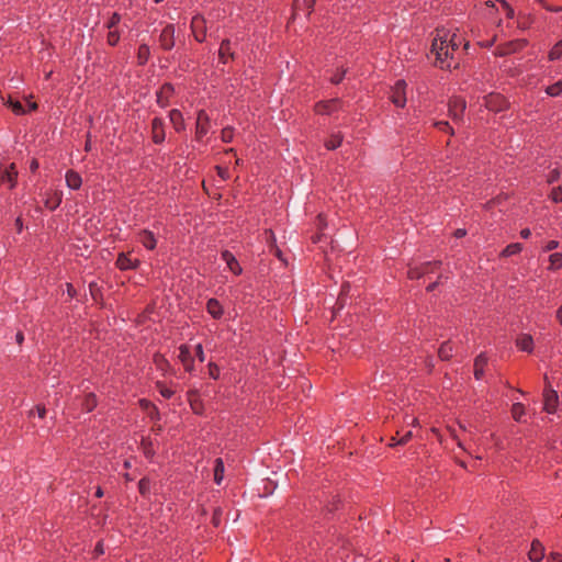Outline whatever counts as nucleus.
<instances>
[{"instance_id":"1","label":"nucleus","mask_w":562,"mask_h":562,"mask_svg":"<svg viewBox=\"0 0 562 562\" xmlns=\"http://www.w3.org/2000/svg\"><path fill=\"white\" fill-rule=\"evenodd\" d=\"M463 38L457 32L441 27L436 29L431 43V53L436 56V64L440 68L458 67L460 46Z\"/></svg>"},{"instance_id":"2","label":"nucleus","mask_w":562,"mask_h":562,"mask_svg":"<svg viewBox=\"0 0 562 562\" xmlns=\"http://www.w3.org/2000/svg\"><path fill=\"white\" fill-rule=\"evenodd\" d=\"M544 380L547 381V385L543 391V409L549 414H553L559 405V396L557 391H554L548 383L547 375L544 376Z\"/></svg>"},{"instance_id":"3","label":"nucleus","mask_w":562,"mask_h":562,"mask_svg":"<svg viewBox=\"0 0 562 562\" xmlns=\"http://www.w3.org/2000/svg\"><path fill=\"white\" fill-rule=\"evenodd\" d=\"M465 101L460 97H453L449 102V115L454 122H459L462 119L465 110Z\"/></svg>"},{"instance_id":"4","label":"nucleus","mask_w":562,"mask_h":562,"mask_svg":"<svg viewBox=\"0 0 562 562\" xmlns=\"http://www.w3.org/2000/svg\"><path fill=\"white\" fill-rule=\"evenodd\" d=\"M484 100V104L490 111L498 112L507 108L506 99L498 93H490Z\"/></svg>"},{"instance_id":"5","label":"nucleus","mask_w":562,"mask_h":562,"mask_svg":"<svg viewBox=\"0 0 562 562\" xmlns=\"http://www.w3.org/2000/svg\"><path fill=\"white\" fill-rule=\"evenodd\" d=\"M405 88L406 82L404 80H397L392 89L391 101L396 106L403 108L406 103Z\"/></svg>"},{"instance_id":"6","label":"nucleus","mask_w":562,"mask_h":562,"mask_svg":"<svg viewBox=\"0 0 562 562\" xmlns=\"http://www.w3.org/2000/svg\"><path fill=\"white\" fill-rule=\"evenodd\" d=\"M61 200L63 193L60 191L46 192L44 204L47 209L53 211L60 205Z\"/></svg>"},{"instance_id":"7","label":"nucleus","mask_w":562,"mask_h":562,"mask_svg":"<svg viewBox=\"0 0 562 562\" xmlns=\"http://www.w3.org/2000/svg\"><path fill=\"white\" fill-rule=\"evenodd\" d=\"M178 358L182 362L184 369L188 372H191L193 370V358L191 356L190 349L188 346H181L179 348V356Z\"/></svg>"},{"instance_id":"8","label":"nucleus","mask_w":562,"mask_h":562,"mask_svg":"<svg viewBox=\"0 0 562 562\" xmlns=\"http://www.w3.org/2000/svg\"><path fill=\"white\" fill-rule=\"evenodd\" d=\"M209 116L205 113V111L201 110L198 113L196 117V136L200 138L204 136L207 133V126H209Z\"/></svg>"},{"instance_id":"9","label":"nucleus","mask_w":562,"mask_h":562,"mask_svg":"<svg viewBox=\"0 0 562 562\" xmlns=\"http://www.w3.org/2000/svg\"><path fill=\"white\" fill-rule=\"evenodd\" d=\"M340 101L338 99H331L326 102H319L316 104V112L319 114H329L339 108Z\"/></svg>"},{"instance_id":"10","label":"nucleus","mask_w":562,"mask_h":562,"mask_svg":"<svg viewBox=\"0 0 562 562\" xmlns=\"http://www.w3.org/2000/svg\"><path fill=\"white\" fill-rule=\"evenodd\" d=\"M544 557V547L539 540H533L529 551V559L533 562H539Z\"/></svg>"},{"instance_id":"11","label":"nucleus","mask_w":562,"mask_h":562,"mask_svg":"<svg viewBox=\"0 0 562 562\" xmlns=\"http://www.w3.org/2000/svg\"><path fill=\"white\" fill-rule=\"evenodd\" d=\"M222 259L226 262L228 269L233 273L239 274L241 272V268L232 252H229L228 250L223 251Z\"/></svg>"},{"instance_id":"12","label":"nucleus","mask_w":562,"mask_h":562,"mask_svg":"<svg viewBox=\"0 0 562 562\" xmlns=\"http://www.w3.org/2000/svg\"><path fill=\"white\" fill-rule=\"evenodd\" d=\"M65 180L67 187L72 190H78L82 183L80 175L74 170H68L66 172Z\"/></svg>"},{"instance_id":"13","label":"nucleus","mask_w":562,"mask_h":562,"mask_svg":"<svg viewBox=\"0 0 562 562\" xmlns=\"http://www.w3.org/2000/svg\"><path fill=\"white\" fill-rule=\"evenodd\" d=\"M153 140L161 143L165 139V131L162 122L159 119H154L151 123Z\"/></svg>"},{"instance_id":"14","label":"nucleus","mask_w":562,"mask_h":562,"mask_svg":"<svg viewBox=\"0 0 562 562\" xmlns=\"http://www.w3.org/2000/svg\"><path fill=\"white\" fill-rule=\"evenodd\" d=\"M16 176L18 171L15 170V166L11 164L8 169L0 171V181L9 182L10 187L13 188L15 186Z\"/></svg>"},{"instance_id":"15","label":"nucleus","mask_w":562,"mask_h":562,"mask_svg":"<svg viewBox=\"0 0 562 562\" xmlns=\"http://www.w3.org/2000/svg\"><path fill=\"white\" fill-rule=\"evenodd\" d=\"M173 88L170 85L162 86L157 92V103L160 106H166L168 103L169 97L172 94Z\"/></svg>"},{"instance_id":"16","label":"nucleus","mask_w":562,"mask_h":562,"mask_svg":"<svg viewBox=\"0 0 562 562\" xmlns=\"http://www.w3.org/2000/svg\"><path fill=\"white\" fill-rule=\"evenodd\" d=\"M517 347L526 352H531L533 348V340L530 335L521 334L516 340Z\"/></svg>"},{"instance_id":"17","label":"nucleus","mask_w":562,"mask_h":562,"mask_svg":"<svg viewBox=\"0 0 562 562\" xmlns=\"http://www.w3.org/2000/svg\"><path fill=\"white\" fill-rule=\"evenodd\" d=\"M160 41L165 49H170L173 46V27L171 25L164 29Z\"/></svg>"},{"instance_id":"18","label":"nucleus","mask_w":562,"mask_h":562,"mask_svg":"<svg viewBox=\"0 0 562 562\" xmlns=\"http://www.w3.org/2000/svg\"><path fill=\"white\" fill-rule=\"evenodd\" d=\"M487 363V358L484 353H480L474 360V376L476 380L482 379L484 374V367Z\"/></svg>"},{"instance_id":"19","label":"nucleus","mask_w":562,"mask_h":562,"mask_svg":"<svg viewBox=\"0 0 562 562\" xmlns=\"http://www.w3.org/2000/svg\"><path fill=\"white\" fill-rule=\"evenodd\" d=\"M137 261H138V259L136 257L132 258V257H130L127 255L122 254L117 258V266L122 270L131 269V268L135 267Z\"/></svg>"},{"instance_id":"20","label":"nucleus","mask_w":562,"mask_h":562,"mask_svg":"<svg viewBox=\"0 0 562 562\" xmlns=\"http://www.w3.org/2000/svg\"><path fill=\"white\" fill-rule=\"evenodd\" d=\"M207 312L214 317L220 318L223 314L220 302L215 299H210L206 304Z\"/></svg>"},{"instance_id":"21","label":"nucleus","mask_w":562,"mask_h":562,"mask_svg":"<svg viewBox=\"0 0 562 562\" xmlns=\"http://www.w3.org/2000/svg\"><path fill=\"white\" fill-rule=\"evenodd\" d=\"M526 41L509 42L501 49L502 55L512 54L522 49L526 46Z\"/></svg>"},{"instance_id":"22","label":"nucleus","mask_w":562,"mask_h":562,"mask_svg":"<svg viewBox=\"0 0 562 562\" xmlns=\"http://www.w3.org/2000/svg\"><path fill=\"white\" fill-rule=\"evenodd\" d=\"M220 59L225 64L227 63L228 57H233L234 54L231 50V42L225 40L222 42L220 50H218Z\"/></svg>"},{"instance_id":"23","label":"nucleus","mask_w":562,"mask_h":562,"mask_svg":"<svg viewBox=\"0 0 562 562\" xmlns=\"http://www.w3.org/2000/svg\"><path fill=\"white\" fill-rule=\"evenodd\" d=\"M452 353L453 347L450 341H445L438 350V356L442 360H449L452 357Z\"/></svg>"},{"instance_id":"24","label":"nucleus","mask_w":562,"mask_h":562,"mask_svg":"<svg viewBox=\"0 0 562 562\" xmlns=\"http://www.w3.org/2000/svg\"><path fill=\"white\" fill-rule=\"evenodd\" d=\"M525 414H526V409H525L524 404H521V403L513 404L512 416L516 422L522 423L524 422L522 417L525 416Z\"/></svg>"},{"instance_id":"25","label":"nucleus","mask_w":562,"mask_h":562,"mask_svg":"<svg viewBox=\"0 0 562 562\" xmlns=\"http://www.w3.org/2000/svg\"><path fill=\"white\" fill-rule=\"evenodd\" d=\"M436 265H438V262H435V263L427 262V263L423 265L419 269H412L408 272L409 278H412V279L419 278L420 276L428 273L431 270V267L436 266Z\"/></svg>"},{"instance_id":"26","label":"nucleus","mask_w":562,"mask_h":562,"mask_svg":"<svg viewBox=\"0 0 562 562\" xmlns=\"http://www.w3.org/2000/svg\"><path fill=\"white\" fill-rule=\"evenodd\" d=\"M143 246L147 249H154L156 246V238L151 232L143 229Z\"/></svg>"},{"instance_id":"27","label":"nucleus","mask_w":562,"mask_h":562,"mask_svg":"<svg viewBox=\"0 0 562 562\" xmlns=\"http://www.w3.org/2000/svg\"><path fill=\"white\" fill-rule=\"evenodd\" d=\"M342 142V135L340 133L333 134L331 137L325 142L327 149L333 150L340 146Z\"/></svg>"},{"instance_id":"28","label":"nucleus","mask_w":562,"mask_h":562,"mask_svg":"<svg viewBox=\"0 0 562 562\" xmlns=\"http://www.w3.org/2000/svg\"><path fill=\"white\" fill-rule=\"evenodd\" d=\"M223 473H224V463L222 459L215 460V467H214V481L216 484H221L223 480Z\"/></svg>"},{"instance_id":"29","label":"nucleus","mask_w":562,"mask_h":562,"mask_svg":"<svg viewBox=\"0 0 562 562\" xmlns=\"http://www.w3.org/2000/svg\"><path fill=\"white\" fill-rule=\"evenodd\" d=\"M170 121L172 122L177 131H181L183 128L182 114L179 110L170 111Z\"/></svg>"},{"instance_id":"30","label":"nucleus","mask_w":562,"mask_h":562,"mask_svg":"<svg viewBox=\"0 0 562 562\" xmlns=\"http://www.w3.org/2000/svg\"><path fill=\"white\" fill-rule=\"evenodd\" d=\"M521 249H522L521 244H519V243L510 244L502 251V256L509 257V256L520 252Z\"/></svg>"},{"instance_id":"31","label":"nucleus","mask_w":562,"mask_h":562,"mask_svg":"<svg viewBox=\"0 0 562 562\" xmlns=\"http://www.w3.org/2000/svg\"><path fill=\"white\" fill-rule=\"evenodd\" d=\"M562 57V40L559 41L550 50L549 59L557 60Z\"/></svg>"},{"instance_id":"32","label":"nucleus","mask_w":562,"mask_h":562,"mask_svg":"<svg viewBox=\"0 0 562 562\" xmlns=\"http://www.w3.org/2000/svg\"><path fill=\"white\" fill-rule=\"evenodd\" d=\"M550 261V268L551 269H559L562 267V254L561 252H554L549 257Z\"/></svg>"},{"instance_id":"33","label":"nucleus","mask_w":562,"mask_h":562,"mask_svg":"<svg viewBox=\"0 0 562 562\" xmlns=\"http://www.w3.org/2000/svg\"><path fill=\"white\" fill-rule=\"evenodd\" d=\"M546 92L551 97H558L562 93V81H558L546 89Z\"/></svg>"},{"instance_id":"34","label":"nucleus","mask_w":562,"mask_h":562,"mask_svg":"<svg viewBox=\"0 0 562 562\" xmlns=\"http://www.w3.org/2000/svg\"><path fill=\"white\" fill-rule=\"evenodd\" d=\"M8 103H9V106L12 109V111L15 114H23V113L26 112V110L23 106V104L20 101H18V100H13V99L10 98Z\"/></svg>"},{"instance_id":"35","label":"nucleus","mask_w":562,"mask_h":562,"mask_svg":"<svg viewBox=\"0 0 562 562\" xmlns=\"http://www.w3.org/2000/svg\"><path fill=\"white\" fill-rule=\"evenodd\" d=\"M83 405L87 412H91L97 406V398L94 394H88L85 398Z\"/></svg>"},{"instance_id":"36","label":"nucleus","mask_w":562,"mask_h":562,"mask_svg":"<svg viewBox=\"0 0 562 562\" xmlns=\"http://www.w3.org/2000/svg\"><path fill=\"white\" fill-rule=\"evenodd\" d=\"M222 140L225 142V143H229L232 142L233 137H234V131L232 127H225L222 130Z\"/></svg>"},{"instance_id":"37","label":"nucleus","mask_w":562,"mask_h":562,"mask_svg":"<svg viewBox=\"0 0 562 562\" xmlns=\"http://www.w3.org/2000/svg\"><path fill=\"white\" fill-rule=\"evenodd\" d=\"M435 126L437 128H439L440 131H442V132H448V133L453 134V130L451 128L449 123L446 122V121H438V122L435 123Z\"/></svg>"},{"instance_id":"38","label":"nucleus","mask_w":562,"mask_h":562,"mask_svg":"<svg viewBox=\"0 0 562 562\" xmlns=\"http://www.w3.org/2000/svg\"><path fill=\"white\" fill-rule=\"evenodd\" d=\"M209 374L213 379H218L220 368L217 367V364L212 363V362L209 364Z\"/></svg>"},{"instance_id":"39","label":"nucleus","mask_w":562,"mask_h":562,"mask_svg":"<svg viewBox=\"0 0 562 562\" xmlns=\"http://www.w3.org/2000/svg\"><path fill=\"white\" fill-rule=\"evenodd\" d=\"M551 198L555 203L562 202V189L554 188L551 192Z\"/></svg>"},{"instance_id":"40","label":"nucleus","mask_w":562,"mask_h":562,"mask_svg":"<svg viewBox=\"0 0 562 562\" xmlns=\"http://www.w3.org/2000/svg\"><path fill=\"white\" fill-rule=\"evenodd\" d=\"M412 437H413V432L409 430V431L405 432L403 436H401V438H398V440L396 441L395 445L403 446V445L407 443Z\"/></svg>"},{"instance_id":"41","label":"nucleus","mask_w":562,"mask_h":562,"mask_svg":"<svg viewBox=\"0 0 562 562\" xmlns=\"http://www.w3.org/2000/svg\"><path fill=\"white\" fill-rule=\"evenodd\" d=\"M120 40V36L116 32L110 31L108 34V43L114 46Z\"/></svg>"},{"instance_id":"42","label":"nucleus","mask_w":562,"mask_h":562,"mask_svg":"<svg viewBox=\"0 0 562 562\" xmlns=\"http://www.w3.org/2000/svg\"><path fill=\"white\" fill-rule=\"evenodd\" d=\"M142 407H143V414L146 413L147 415H150V416L154 414L155 407L150 403L146 402L145 400H143Z\"/></svg>"},{"instance_id":"43","label":"nucleus","mask_w":562,"mask_h":562,"mask_svg":"<svg viewBox=\"0 0 562 562\" xmlns=\"http://www.w3.org/2000/svg\"><path fill=\"white\" fill-rule=\"evenodd\" d=\"M345 74H346V69H341V71H339L338 74H336L335 76H333L330 78V81L336 85L339 83L342 80Z\"/></svg>"},{"instance_id":"44","label":"nucleus","mask_w":562,"mask_h":562,"mask_svg":"<svg viewBox=\"0 0 562 562\" xmlns=\"http://www.w3.org/2000/svg\"><path fill=\"white\" fill-rule=\"evenodd\" d=\"M549 562H562V554L552 552L548 557Z\"/></svg>"},{"instance_id":"45","label":"nucleus","mask_w":562,"mask_h":562,"mask_svg":"<svg viewBox=\"0 0 562 562\" xmlns=\"http://www.w3.org/2000/svg\"><path fill=\"white\" fill-rule=\"evenodd\" d=\"M195 351H196V356H198L199 360L201 362H203L205 360V356H204L203 348H202L201 344H198L195 346Z\"/></svg>"},{"instance_id":"46","label":"nucleus","mask_w":562,"mask_h":562,"mask_svg":"<svg viewBox=\"0 0 562 562\" xmlns=\"http://www.w3.org/2000/svg\"><path fill=\"white\" fill-rule=\"evenodd\" d=\"M560 178V172L558 169H553L550 175H549V178H548V181L549 182H554L557 181L558 179Z\"/></svg>"},{"instance_id":"47","label":"nucleus","mask_w":562,"mask_h":562,"mask_svg":"<svg viewBox=\"0 0 562 562\" xmlns=\"http://www.w3.org/2000/svg\"><path fill=\"white\" fill-rule=\"evenodd\" d=\"M559 246V243L557 240H550L546 247H544V250L546 251H551L553 249H555L557 247Z\"/></svg>"},{"instance_id":"48","label":"nucleus","mask_w":562,"mask_h":562,"mask_svg":"<svg viewBox=\"0 0 562 562\" xmlns=\"http://www.w3.org/2000/svg\"><path fill=\"white\" fill-rule=\"evenodd\" d=\"M217 173L223 180H226L228 178V170L225 168L217 167Z\"/></svg>"},{"instance_id":"49","label":"nucleus","mask_w":562,"mask_h":562,"mask_svg":"<svg viewBox=\"0 0 562 562\" xmlns=\"http://www.w3.org/2000/svg\"><path fill=\"white\" fill-rule=\"evenodd\" d=\"M160 393H161V395L164 397L169 398L172 395L173 392L171 390L165 387V386H161L160 387Z\"/></svg>"},{"instance_id":"50","label":"nucleus","mask_w":562,"mask_h":562,"mask_svg":"<svg viewBox=\"0 0 562 562\" xmlns=\"http://www.w3.org/2000/svg\"><path fill=\"white\" fill-rule=\"evenodd\" d=\"M502 7L508 15H512L514 13V10L509 7V3L507 1L502 2Z\"/></svg>"},{"instance_id":"51","label":"nucleus","mask_w":562,"mask_h":562,"mask_svg":"<svg viewBox=\"0 0 562 562\" xmlns=\"http://www.w3.org/2000/svg\"><path fill=\"white\" fill-rule=\"evenodd\" d=\"M103 552H104L103 543L101 541H99L95 546L94 553H95V555H100V554H103Z\"/></svg>"},{"instance_id":"52","label":"nucleus","mask_w":562,"mask_h":562,"mask_svg":"<svg viewBox=\"0 0 562 562\" xmlns=\"http://www.w3.org/2000/svg\"><path fill=\"white\" fill-rule=\"evenodd\" d=\"M120 20V16L117 14H114L111 19V21L108 24L109 29H112Z\"/></svg>"},{"instance_id":"53","label":"nucleus","mask_w":562,"mask_h":562,"mask_svg":"<svg viewBox=\"0 0 562 562\" xmlns=\"http://www.w3.org/2000/svg\"><path fill=\"white\" fill-rule=\"evenodd\" d=\"M36 412H37L38 417L43 418L45 416L46 409L44 406H37Z\"/></svg>"},{"instance_id":"54","label":"nucleus","mask_w":562,"mask_h":562,"mask_svg":"<svg viewBox=\"0 0 562 562\" xmlns=\"http://www.w3.org/2000/svg\"><path fill=\"white\" fill-rule=\"evenodd\" d=\"M530 235H531V232H530V229H529V228H524V229H521V232H520V236H521L522 238H528Z\"/></svg>"},{"instance_id":"55","label":"nucleus","mask_w":562,"mask_h":562,"mask_svg":"<svg viewBox=\"0 0 562 562\" xmlns=\"http://www.w3.org/2000/svg\"><path fill=\"white\" fill-rule=\"evenodd\" d=\"M30 168H31V170H32V171H35V170L38 168V162H37V160L33 159V160L31 161Z\"/></svg>"},{"instance_id":"56","label":"nucleus","mask_w":562,"mask_h":562,"mask_svg":"<svg viewBox=\"0 0 562 562\" xmlns=\"http://www.w3.org/2000/svg\"><path fill=\"white\" fill-rule=\"evenodd\" d=\"M29 111H33L37 109V104L35 102L27 101Z\"/></svg>"},{"instance_id":"57","label":"nucleus","mask_w":562,"mask_h":562,"mask_svg":"<svg viewBox=\"0 0 562 562\" xmlns=\"http://www.w3.org/2000/svg\"><path fill=\"white\" fill-rule=\"evenodd\" d=\"M454 235L458 238L463 237L465 235V231L464 229H457Z\"/></svg>"},{"instance_id":"58","label":"nucleus","mask_w":562,"mask_h":562,"mask_svg":"<svg viewBox=\"0 0 562 562\" xmlns=\"http://www.w3.org/2000/svg\"><path fill=\"white\" fill-rule=\"evenodd\" d=\"M546 9L549 11H555V12L562 10V8H560V7H553V5H549V4L546 5Z\"/></svg>"},{"instance_id":"59","label":"nucleus","mask_w":562,"mask_h":562,"mask_svg":"<svg viewBox=\"0 0 562 562\" xmlns=\"http://www.w3.org/2000/svg\"><path fill=\"white\" fill-rule=\"evenodd\" d=\"M557 318L558 321L561 323L562 325V305L560 306V308L558 310L557 312Z\"/></svg>"},{"instance_id":"60","label":"nucleus","mask_w":562,"mask_h":562,"mask_svg":"<svg viewBox=\"0 0 562 562\" xmlns=\"http://www.w3.org/2000/svg\"><path fill=\"white\" fill-rule=\"evenodd\" d=\"M97 290V284L94 283H90V292H91V295L95 299V294H94V291Z\"/></svg>"},{"instance_id":"61","label":"nucleus","mask_w":562,"mask_h":562,"mask_svg":"<svg viewBox=\"0 0 562 562\" xmlns=\"http://www.w3.org/2000/svg\"><path fill=\"white\" fill-rule=\"evenodd\" d=\"M15 338H16V342H18V344H21V342L23 341V339H24V337H23V334H22V333H18V334H16V336H15Z\"/></svg>"},{"instance_id":"62","label":"nucleus","mask_w":562,"mask_h":562,"mask_svg":"<svg viewBox=\"0 0 562 562\" xmlns=\"http://www.w3.org/2000/svg\"><path fill=\"white\" fill-rule=\"evenodd\" d=\"M398 438H401V437H400V432L397 431V432H396V436L392 437V443H391V446H396L395 443H396V441L398 440Z\"/></svg>"},{"instance_id":"63","label":"nucleus","mask_w":562,"mask_h":562,"mask_svg":"<svg viewBox=\"0 0 562 562\" xmlns=\"http://www.w3.org/2000/svg\"><path fill=\"white\" fill-rule=\"evenodd\" d=\"M95 496L97 497H102L103 496V491L101 490V487L97 488Z\"/></svg>"},{"instance_id":"64","label":"nucleus","mask_w":562,"mask_h":562,"mask_svg":"<svg viewBox=\"0 0 562 562\" xmlns=\"http://www.w3.org/2000/svg\"><path fill=\"white\" fill-rule=\"evenodd\" d=\"M437 283H438V282H434V283L429 284V285L427 286V291H432V290L436 288Z\"/></svg>"}]
</instances>
